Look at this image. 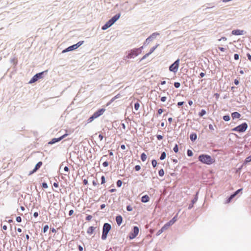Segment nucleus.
I'll return each instance as SVG.
<instances>
[{
	"instance_id": "obj_1",
	"label": "nucleus",
	"mask_w": 251,
	"mask_h": 251,
	"mask_svg": "<svg viewBox=\"0 0 251 251\" xmlns=\"http://www.w3.org/2000/svg\"><path fill=\"white\" fill-rule=\"evenodd\" d=\"M198 160L202 163L211 165L215 162V159L210 155L206 154H201L198 157Z\"/></svg>"
},
{
	"instance_id": "obj_2",
	"label": "nucleus",
	"mask_w": 251,
	"mask_h": 251,
	"mask_svg": "<svg viewBox=\"0 0 251 251\" xmlns=\"http://www.w3.org/2000/svg\"><path fill=\"white\" fill-rule=\"evenodd\" d=\"M105 109L104 108H100L94 112L87 120L88 123H91L95 119L102 115L105 112Z\"/></svg>"
},
{
	"instance_id": "obj_3",
	"label": "nucleus",
	"mask_w": 251,
	"mask_h": 251,
	"mask_svg": "<svg viewBox=\"0 0 251 251\" xmlns=\"http://www.w3.org/2000/svg\"><path fill=\"white\" fill-rule=\"evenodd\" d=\"M48 73V70H46L41 72H40L39 73H37L35 74L29 80V83L32 84L33 83L40 79H41L43 78L45 75H46Z\"/></svg>"
},
{
	"instance_id": "obj_4",
	"label": "nucleus",
	"mask_w": 251,
	"mask_h": 251,
	"mask_svg": "<svg viewBox=\"0 0 251 251\" xmlns=\"http://www.w3.org/2000/svg\"><path fill=\"white\" fill-rule=\"evenodd\" d=\"M84 43V41H80L78 42H77L75 44H74L73 45H71L68 48L65 49L63 50L62 51V53H65L67 52L71 51L74 50L77 48H78L79 47H80Z\"/></svg>"
},
{
	"instance_id": "obj_5",
	"label": "nucleus",
	"mask_w": 251,
	"mask_h": 251,
	"mask_svg": "<svg viewBox=\"0 0 251 251\" xmlns=\"http://www.w3.org/2000/svg\"><path fill=\"white\" fill-rule=\"evenodd\" d=\"M180 59H177L173 64H172L169 68V71L174 73H176L178 69L179 65Z\"/></svg>"
},
{
	"instance_id": "obj_6",
	"label": "nucleus",
	"mask_w": 251,
	"mask_h": 251,
	"mask_svg": "<svg viewBox=\"0 0 251 251\" xmlns=\"http://www.w3.org/2000/svg\"><path fill=\"white\" fill-rule=\"evenodd\" d=\"M139 231V227L137 226H134L132 230L129 233L128 237L130 240L133 239L138 235Z\"/></svg>"
},
{
	"instance_id": "obj_7",
	"label": "nucleus",
	"mask_w": 251,
	"mask_h": 251,
	"mask_svg": "<svg viewBox=\"0 0 251 251\" xmlns=\"http://www.w3.org/2000/svg\"><path fill=\"white\" fill-rule=\"evenodd\" d=\"M160 34L158 32H154L148 37L144 43V46H147L150 42L155 39Z\"/></svg>"
},
{
	"instance_id": "obj_8",
	"label": "nucleus",
	"mask_w": 251,
	"mask_h": 251,
	"mask_svg": "<svg viewBox=\"0 0 251 251\" xmlns=\"http://www.w3.org/2000/svg\"><path fill=\"white\" fill-rule=\"evenodd\" d=\"M248 126L246 122L239 124L236 126V132H244L247 130Z\"/></svg>"
},
{
	"instance_id": "obj_9",
	"label": "nucleus",
	"mask_w": 251,
	"mask_h": 251,
	"mask_svg": "<svg viewBox=\"0 0 251 251\" xmlns=\"http://www.w3.org/2000/svg\"><path fill=\"white\" fill-rule=\"evenodd\" d=\"M126 57L128 58H132L137 56L139 54V52L137 51L136 48H134L128 51L127 53Z\"/></svg>"
},
{
	"instance_id": "obj_10",
	"label": "nucleus",
	"mask_w": 251,
	"mask_h": 251,
	"mask_svg": "<svg viewBox=\"0 0 251 251\" xmlns=\"http://www.w3.org/2000/svg\"><path fill=\"white\" fill-rule=\"evenodd\" d=\"M67 134H65L63 135L62 136L58 137V138H52L49 143L48 144L50 145H53L56 143L60 142L61 140H62L63 138H64L66 136Z\"/></svg>"
},
{
	"instance_id": "obj_11",
	"label": "nucleus",
	"mask_w": 251,
	"mask_h": 251,
	"mask_svg": "<svg viewBox=\"0 0 251 251\" xmlns=\"http://www.w3.org/2000/svg\"><path fill=\"white\" fill-rule=\"evenodd\" d=\"M43 163L42 161L38 162L34 167V168L31 171L29 172L28 176H30L36 172L42 166Z\"/></svg>"
},
{
	"instance_id": "obj_12",
	"label": "nucleus",
	"mask_w": 251,
	"mask_h": 251,
	"mask_svg": "<svg viewBox=\"0 0 251 251\" xmlns=\"http://www.w3.org/2000/svg\"><path fill=\"white\" fill-rule=\"evenodd\" d=\"M198 192H197L196 195L194 196V198L192 200L191 203L188 206V209H191L193 207L194 204L197 201L198 199Z\"/></svg>"
},
{
	"instance_id": "obj_13",
	"label": "nucleus",
	"mask_w": 251,
	"mask_h": 251,
	"mask_svg": "<svg viewBox=\"0 0 251 251\" xmlns=\"http://www.w3.org/2000/svg\"><path fill=\"white\" fill-rule=\"evenodd\" d=\"M113 25V24L111 22L110 20H109L103 25L102 26L101 29L105 30L111 26Z\"/></svg>"
},
{
	"instance_id": "obj_14",
	"label": "nucleus",
	"mask_w": 251,
	"mask_h": 251,
	"mask_svg": "<svg viewBox=\"0 0 251 251\" xmlns=\"http://www.w3.org/2000/svg\"><path fill=\"white\" fill-rule=\"evenodd\" d=\"M235 197V192H233L229 196L226 198L225 203H230L232 200Z\"/></svg>"
},
{
	"instance_id": "obj_15",
	"label": "nucleus",
	"mask_w": 251,
	"mask_h": 251,
	"mask_svg": "<svg viewBox=\"0 0 251 251\" xmlns=\"http://www.w3.org/2000/svg\"><path fill=\"white\" fill-rule=\"evenodd\" d=\"M251 162V155L248 157H247L244 160V163L241 165V166L238 168V170L236 169V173L238 172V170L241 169V167H243L244 165H246L248 163Z\"/></svg>"
},
{
	"instance_id": "obj_16",
	"label": "nucleus",
	"mask_w": 251,
	"mask_h": 251,
	"mask_svg": "<svg viewBox=\"0 0 251 251\" xmlns=\"http://www.w3.org/2000/svg\"><path fill=\"white\" fill-rule=\"evenodd\" d=\"M121 16V14L120 13H117L114 15L109 20L111 22L114 24L118 19L120 18Z\"/></svg>"
},
{
	"instance_id": "obj_17",
	"label": "nucleus",
	"mask_w": 251,
	"mask_h": 251,
	"mask_svg": "<svg viewBox=\"0 0 251 251\" xmlns=\"http://www.w3.org/2000/svg\"><path fill=\"white\" fill-rule=\"evenodd\" d=\"M111 229V226L110 224L105 223L103 224L102 230L109 232Z\"/></svg>"
},
{
	"instance_id": "obj_18",
	"label": "nucleus",
	"mask_w": 251,
	"mask_h": 251,
	"mask_svg": "<svg viewBox=\"0 0 251 251\" xmlns=\"http://www.w3.org/2000/svg\"><path fill=\"white\" fill-rule=\"evenodd\" d=\"M117 225L120 226L123 222V217L120 215H118L115 218Z\"/></svg>"
},
{
	"instance_id": "obj_19",
	"label": "nucleus",
	"mask_w": 251,
	"mask_h": 251,
	"mask_svg": "<svg viewBox=\"0 0 251 251\" xmlns=\"http://www.w3.org/2000/svg\"><path fill=\"white\" fill-rule=\"evenodd\" d=\"M150 200V198L148 195H144L141 198V201L143 203H147Z\"/></svg>"
},
{
	"instance_id": "obj_20",
	"label": "nucleus",
	"mask_w": 251,
	"mask_h": 251,
	"mask_svg": "<svg viewBox=\"0 0 251 251\" xmlns=\"http://www.w3.org/2000/svg\"><path fill=\"white\" fill-rule=\"evenodd\" d=\"M190 139L192 142H194L197 139V134L195 132H192L190 135Z\"/></svg>"
},
{
	"instance_id": "obj_21",
	"label": "nucleus",
	"mask_w": 251,
	"mask_h": 251,
	"mask_svg": "<svg viewBox=\"0 0 251 251\" xmlns=\"http://www.w3.org/2000/svg\"><path fill=\"white\" fill-rule=\"evenodd\" d=\"M96 228V227H94L93 226H89L87 230V233L88 234L91 235L93 234L95 229Z\"/></svg>"
},
{
	"instance_id": "obj_22",
	"label": "nucleus",
	"mask_w": 251,
	"mask_h": 251,
	"mask_svg": "<svg viewBox=\"0 0 251 251\" xmlns=\"http://www.w3.org/2000/svg\"><path fill=\"white\" fill-rule=\"evenodd\" d=\"M108 233H109L108 231H106L104 230H102V235H101V239L102 240H105L106 239Z\"/></svg>"
},
{
	"instance_id": "obj_23",
	"label": "nucleus",
	"mask_w": 251,
	"mask_h": 251,
	"mask_svg": "<svg viewBox=\"0 0 251 251\" xmlns=\"http://www.w3.org/2000/svg\"><path fill=\"white\" fill-rule=\"evenodd\" d=\"M108 233H109L108 231H106L104 230H102V235H101V239L102 240H105L106 239Z\"/></svg>"
},
{
	"instance_id": "obj_24",
	"label": "nucleus",
	"mask_w": 251,
	"mask_h": 251,
	"mask_svg": "<svg viewBox=\"0 0 251 251\" xmlns=\"http://www.w3.org/2000/svg\"><path fill=\"white\" fill-rule=\"evenodd\" d=\"M178 214H176L169 222V224H171L172 226L177 221Z\"/></svg>"
},
{
	"instance_id": "obj_25",
	"label": "nucleus",
	"mask_w": 251,
	"mask_h": 251,
	"mask_svg": "<svg viewBox=\"0 0 251 251\" xmlns=\"http://www.w3.org/2000/svg\"><path fill=\"white\" fill-rule=\"evenodd\" d=\"M246 33V31L244 30H240L236 29V35H244Z\"/></svg>"
},
{
	"instance_id": "obj_26",
	"label": "nucleus",
	"mask_w": 251,
	"mask_h": 251,
	"mask_svg": "<svg viewBox=\"0 0 251 251\" xmlns=\"http://www.w3.org/2000/svg\"><path fill=\"white\" fill-rule=\"evenodd\" d=\"M166 230L165 226H163L156 233V235L159 236L164 231Z\"/></svg>"
},
{
	"instance_id": "obj_27",
	"label": "nucleus",
	"mask_w": 251,
	"mask_h": 251,
	"mask_svg": "<svg viewBox=\"0 0 251 251\" xmlns=\"http://www.w3.org/2000/svg\"><path fill=\"white\" fill-rule=\"evenodd\" d=\"M206 113V110L205 109H201V111L199 113V116L200 117H202L204 115H205Z\"/></svg>"
},
{
	"instance_id": "obj_28",
	"label": "nucleus",
	"mask_w": 251,
	"mask_h": 251,
	"mask_svg": "<svg viewBox=\"0 0 251 251\" xmlns=\"http://www.w3.org/2000/svg\"><path fill=\"white\" fill-rule=\"evenodd\" d=\"M141 159L142 161H145L147 159V155L145 153L143 152L140 156Z\"/></svg>"
},
{
	"instance_id": "obj_29",
	"label": "nucleus",
	"mask_w": 251,
	"mask_h": 251,
	"mask_svg": "<svg viewBox=\"0 0 251 251\" xmlns=\"http://www.w3.org/2000/svg\"><path fill=\"white\" fill-rule=\"evenodd\" d=\"M238 149L237 152H236L237 154H240L243 152L244 150L242 149V147H239L236 146V150Z\"/></svg>"
},
{
	"instance_id": "obj_30",
	"label": "nucleus",
	"mask_w": 251,
	"mask_h": 251,
	"mask_svg": "<svg viewBox=\"0 0 251 251\" xmlns=\"http://www.w3.org/2000/svg\"><path fill=\"white\" fill-rule=\"evenodd\" d=\"M223 119L225 121H229L230 120V117L229 115H225L223 117Z\"/></svg>"
},
{
	"instance_id": "obj_31",
	"label": "nucleus",
	"mask_w": 251,
	"mask_h": 251,
	"mask_svg": "<svg viewBox=\"0 0 251 251\" xmlns=\"http://www.w3.org/2000/svg\"><path fill=\"white\" fill-rule=\"evenodd\" d=\"M159 46V44L156 45L155 46L152 47L149 53L151 54L155 50V49L158 47Z\"/></svg>"
},
{
	"instance_id": "obj_32",
	"label": "nucleus",
	"mask_w": 251,
	"mask_h": 251,
	"mask_svg": "<svg viewBox=\"0 0 251 251\" xmlns=\"http://www.w3.org/2000/svg\"><path fill=\"white\" fill-rule=\"evenodd\" d=\"M166 157V153L165 151L162 152L160 156V159L161 160H164Z\"/></svg>"
},
{
	"instance_id": "obj_33",
	"label": "nucleus",
	"mask_w": 251,
	"mask_h": 251,
	"mask_svg": "<svg viewBox=\"0 0 251 251\" xmlns=\"http://www.w3.org/2000/svg\"><path fill=\"white\" fill-rule=\"evenodd\" d=\"M139 107H140V103L139 102L137 101L135 103H134V108L135 110L137 111L139 109Z\"/></svg>"
},
{
	"instance_id": "obj_34",
	"label": "nucleus",
	"mask_w": 251,
	"mask_h": 251,
	"mask_svg": "<svg viewBox=\"0 0 251 251\" xmlns=\"http://www.w3.org/2000/svg\"><path fill=\"white\" fill-rule=\"evenodd\" d=\"M49 226L47 225H46L44 226L42 230V232H43V233H45L49 229Z\"/></svg>"
},
{
	"instance_id": "obj_35",
	"label": "nucleus",
	"mask_w": 251,
	"mask_h": 251,
	"mask_svg": "<svg viewBox=\"0 0 251 251\" xmlns=\"http://www.w3.org/2000/svg\"><path fill=\"white\" fill-rule=\"evenodd\" d=\"M187 154L188 156L191 157L193 155V152L192 150L188 149L187 151Z\"/></svg>"
},
{
	"instance_id": "obj_36",
	"label": "nucleus",
	"mask_w": 251,
	"mask_h": 251,
	"mask_svg": "<svg viewBox=\"0 0 251 251\" xmlns=\"http://www.w3.org/2000/svg\"><path fill=\"white\" fill-rule=\"evenodd\" d=\"M158 175L160 176H163L164 175V171L163 169H161L159 170Z\"/></svg>"
},
{
	"instance_id": "obj_37",
	"label": "nucleus",
	"mask_w": 251,
	"mask_h": 251,
	"mask_svg": "<svg viewBox=\"0 0 251 251\" xmlns=\"http://www.w3.org/2000/svg\"><path fill=\"white\" fill-rule=\"evenodd\" d=\"M207 5H208V6H206L205 8L203 9V10H206V9H208L213 8L214 7V5H212V4H211V3H207Z\"/></svg>"
},
{
	"instance_id": "obj_38",
	"label": "nucleus",
	"mask_w": 251,
	"mask_h": 251,
	"mask_svg": "<svg viewBox=\"0 0 251 251\" xmlns=\"http://www.w3.org/2000/svg\"><path fill=\"white\" fill-rule=\"evenodd\" d=\"M151 164H152V167L154 168H155L157 164V161L155 159H152L151 160Z\"/></svg>"
},
{
	"instance_id": "obj_39",
	"label": "nucleus",
	"mask_w": 251,
	"mask_h": 251,
	"mask_svg": "<svg viewBox=\"0 0 251 251\" xmlns=\"http://www.w3.org/2000/svg\"><path fill=\"white\" fill-rule=\"evenodd\" d=\"M179 148L177 144H176L173 148V151L177 153L178 151Z\"/></svg>"
},
{
	"instance_id": "obj_40",
	"label": "nucleus",
	"mask_w": 251,
	"mask_h": 251,
	"mask_svg": "<svg viewBox=\"0 0 251 251\" xmlns=\"http://www.w3.org/2000/svg\"><path fill=\"white\" fill-rule=\"evenodd\" d=\"M122 181L121 180H118L116 182V185L118 187H121L122 185Z\"/></svg>"
},
{
	"instance_id": "obj_41",
	"label": "nucleus",
	"mask_w": 251,
	"mask_h": 251,
	"mask_svg": "<svg viewBox=\"0 0 251 251\" xmlns=\"http://www.w3.org/2000/svg\"><path fill=\"white\" fill-rule=\"evenodd\" d=\"M42 187L44 189H47L48 188V185L47 182H43L41 184Z\"/></svg>"
},
{
	"instance_id": "obj_42",
	"label": "nucleus",
	"mask_w": 251,
	"mask_h": 251,
	"mask_svg": "<svg viewBox=\"0 0 251 251\" xmlns=\"http://www.w3.org/2000/svg\"><path fill=\"white\" fill-rule=\"evenodd\" d=\"M101 184H103L105 183V178L104 176H102L100 178Z\"/></svg>"
},
{
	"instance_id": "obj_43",
	"label": "nucleus",
	"mask_w": 251,
	"mask_h": 251,
	"mask_svg": "<svg viewBox=\"0 0 251 251\" xmlns=\"http://www.w3.org/2000/svg\"><path fill=\"white\" fill-rule=\"evenodd\" d=\"M150 55V54L148 52L147 53H146V54H145L142 57V58L140 59V61H141L142 60H144V59H145L147 57H148L149 55Z\"/></svg>"
},
{
	"instance_id": "obj_44",
	"label": "nucleus",
	"mask_w": 251,
	"mask_h": 251,
	"mask_svg": "<svg viewBox=\"0 0 251 251\" xmlns=\"http://www.w3.org/2000/svg\"><path fill=\"white\" fill-rule=\"evenodd\" d=\"M134 169L135 171H139L141 169V166L139 165H137L134 167Z\"/></svg>"
},
{
	"instance_id": "obj_45",
	"label": "nucleus",
	"mask_w": 251,
	"mask_h": 251,
	"mask_svg": "<svg viewBox=\"0 0 251 251\" xmlns=\"http://www.w3.org/2000/svg\"><path fill=\"white\" fill-rule=\"evenodd\" d=\"M145 47V46H142V47L136 48L137 51L139 52V53L140 54L142 52V50L144 49V47Z\"/></svg>"
},
{
	"instance_id": "obj_46",
	"label": "nucleus",
	"mask_w": 251,
	"mask_h": 251,
	"mask_svg": "<svg viewBox=\"0 0 251 251\" xmlns=\"http://www.w3.org/2000/svg\"><path fill=\"white\" fill-rule=\"evenodd\" d=\"M174 86L176 88H178L180 86V83L178 82H175L174 83Z\"/></svg>"
},
{
	"instance_id": "obj_47",
	"label": "nucleus",
	"mask_w": 251,
	"mask_h": 251,
	"mask_svg": "<svg viewBox=\"0 0 251 251\" xmlns=\"http://www.w3.org/2000/svg\"><path fill=\"white\" fill-rule=\"evenodd\" d=\"M92 218V216H91V215H88L86 218H85V220L87 221H90Z\"/></svg>"
},
{
	"instance_id": "obj_48",
	"label": "nucleus",
	"mask_w": 251,
	"mask_h": 251,
	"mask_svg": "<svg viewBox=\"0 0 251 251\" xmlns=\"http://www.w3.org/2000/svg\"><path fill=\"white\" fill-rule=\"evenodd\" d=\"M171 226H172V225L171 224H169V222H168L163 226H165V228H166V229H167Z\"/></svg>"
},
{
	"instance_id": "obj_49",
	"label": "nucleus",
	"mask_w": 251,
	"mask_h": 251,
	"mask_svg": "<svg viewBox=\"0 0 251 251\" xmlns=\"http://www.w3.org/2000/svg\"><path fill=\"white\" fill-rule=\"evenodd\" d=\"M171 226H172V225L171 224H169V222H168L163 226H165V228H166V229H167Z\"/></svg>"
},
{
	"instance_id": "obj_50",
	"label": "nucleus",
	"mask_w": 251,
	"mask_h": 251,
	"mask_svg": "<svg viewBox=\"0 0 251 251\" xmlns=\"http://www.w3.org/2000/svg\"><path fill=\"white\" fill-rule=\"evenodd\" d=\"M126 210L128 211H132L133 208L130 205H128L126 206Z\"/></svg>"
},
{
	"instance_id": "obj_51",
	"label": "nucleus",
	"mask_w": 251,
	"mask_h": 251,
	"mask_svg": "<svg viewBox=\"0 0 251 251\" xmlns=\"http://www.w3.org/2000/svg\"><path fill=\"white\" fill-rule=\"evenodd\" d=\"M16 220L18 223H21L22 222V218L20 216H18L16 218Z\"/></svg>"
},
{
	"instance_id": "obj_52",
	"label": "nucleus",
	"mask_w": 251,
	"mask_h": 251,
	"mask_svg": "<svg viewBox=\"0 0 251 251\" xmlns=\"http://www.w3.org/2000/svg\"><path fill=\"white\" fill-rule=\"evenodd\" d=\"M108 162L107 161H105L104 162H103L102 163V166L104 167H106L108 166Z\"/></svg>"
},
{
	"instance_id": "obj_53",
	"label": "nucleus",
	"mask_w": 251,
	"mask_h": 251,
	"mask_svg": "<svg viewBox=\"0 0 251 251\" xmlns=\"http://www.w3.org/2000/svg\"><path fill=\"white\" fill-rule=\"evenodd\" d=\"M164 111V109L160 108L157 111V115H161L163 112Z\"/></svg>"
},
{
	"instance_id": "obj_54",
	"label": "nucleus",
	"mask_w": 251,
	"mask_h": 251,
	"mask_svg": "<svg viewBox=\"0 0 251 251\" xmlns=\"http://www.w3.org/2000/svg\"><path fill=\"white\" fill-rule=\"evenodd\" d=\"M156 138L158 140H161L163 139V137L161 135L157 134L156 135Z\"/></svg>"
},
{
	"instance_id": "obj_55",
	"label": "nucleus",
	"mask_w": 251,
	"mask_h": 251,
	"mask_svg": "<svg viewBox=\"0 0 251 251\" xmlns=\"http://www.w3.org/2000/svg\"><path fill=\"white\" fill-rule=\"evenodd\" d=\"M205 74L203 72H201L199 75V77L200 78H202L204 76Z\"/></svg>"
},
{
	"instance_id": "obj_56",
	"label": "nucleus",
	"mask_w": 251,
	"mask_h": 251,
	"mask_svg": "<svg viewBox=\"0 0 251 251\" xmlns=\"http://www.w3.org/2000/svg\"><path fill=\"white\" fill-rule=\"evenodd\" d=\"M184 103V101H179V102H177V105L178 107H180V106L183 105Z\"/></svg>"
},
{
	"instance_id": "obj_57",
	"label": "nucleus",
	"mask_w": 251,
	"mask_h": 251,
	"mask_svg": "<svg viewBox=\"0 0 251 251\" xmlns=\"http://www.w3.org/2000/svg\"><path fill=\"white\" fill-rule=\"evenodd\" d=\"M166 100H167L166 97H162L160 99L161 101L162 102L165 101Z\"/></svg>"
},
{
	"instance_id": "obj_58",
	"label": "nucleus",
	"mask_w": 251,
	"mask_h": 251,
	"mask_svg": "<svg viewBox=\"0 0 251 251\" xmlns=\"http://www.w3.org/2000/svg\"><path fill=\"white\" fill-rule=\"evenodd\" d=\"M231 117L232 118L233 120H234L235 119V116H236V115H235V112H232L231 113Z\"/></svg>"
},
{
	"instance_id": "obj_59",
	"label": "nucleus",
	"mask_w": 251,
	"mask_h": 251,
	"mask_svg": "<svg viewBox=\"0 0 251 251\" xmlns=\"http://www.w3.org/2000/svg\"><path fill=\"white\" fill-rule=\"evenodd\" d=\"M88 183V180L86 179L83 180V184L85 185H87Z\"/></svg>"
},
{
	"instance_id": "obj_60",
	"label": "nucleus",
	"mask_w": 251,
	"mask_h": 251,
	"mask_svg": "<svg viewBox=\"0 0 251 251\" xmlns=\"http://www.w3.org/2000/svg\"><path fill=\"white\" fill-rule=\"evenodd\" d=\"M74 210H73V209L70 210L69 211V216H72L74 214Z\"/></svg>"
},
{
	"instance_id": "obj_61",
	"label": "nucleus",
	"mask_w": 251,
	"mask_h": 251,
	"mask_svg": "<svg viewBox=\"0 0 251 251\" xmlns=\"http://www.w3.org/2000/svg\"><path fill=\"white\" fill-rule=\"evenodd\" d=\"M247 57H248V59L250 61H251V54H250V53H248L247 54Z\"/></svg>"
},
{
	"instance_id": "obj_62",
	"label": "nucleus",
	"mask_w": 251,
	"mask_h": 251,
	"mask_svg": "<svg viewBox=\"0 0 251 251\" xmlns=\"http://www.w3.org/2000/svg\"><path fill=\"white\" fill-rule=\"evenodd\" d=\"M78 250L79 251H83V248L81 245L78 246Z\"/></svg>"
},
{
	"instance_id": "obj_63",
	"label": "nucleus",
	"mask_w": 251,
	"mask_h": 251,
	"mask_svg": "<svg viewBox=\"0 0 251 251\" xmlns=\"http://www.w3.org/2000/svg\"><path fill=\"white\" fill-rule=\"evenodd\" d=\"M99 138L100 139V141H102L103 139V136L102 134H100L99 135Z\"/></svg>"
},
{
	"instance_id": "obj_64",
	"label": "nucleus",
	"mask_w": 251,
	"mask_h": 251,
	"mask_svg": "<svg viewBox=\"0 0 251 251\" xmlns=\"http://www.w3.org/2000/svg\"><path fill=\"white\" fill-rule=\"evenodd\" d=\"M50 231L53 233L56 232V230L54 227H52L50 228Z\"/></svg>"
}]
</instances>
